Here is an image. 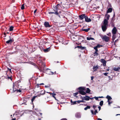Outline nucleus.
Segmentation results:
<instances>
[{
    "label": "nucleus",
    "mask_w": 120,
    "mask_h": 120,
    "mask_svg": "<svg viewBox=\"0 0 120 120\" xmlns=\"http://www.w3.org/2000/svg\"><path fill=\"white\" fill-rule=\"evenodd\" d=\"M102 46V45H100L99 44H98L97 46L94 47V49L95 50H96L97 51V50H98L97 49L98 48H100Z\"/></svg>",
    "instance_id": "16"
},
{
    "label": "nucleus",
    "mask_w": 120,
    "mask_h": 120,
    "mask_svg": "<svg viewBox=\"0 0 120 120\" xmlns=\"http://www.w3.org/2000/svg\"><path fill=\"white\" fill-rule=\"evenodd\" d=\"M40 62H41V64H42L43 65V66L44 67H45V63H44L42 60H39Z\"/></svg>",
    "instance_id": "27"
},
{
    "label": "nucleus",
    "mask_w": 120,
    "mask_h": 120,
    "mask_svg": "<svg viewBox=\"0 0 120 120\" xmlns=\"http://www.w3.org/2000/svg\"><path fill=\"white\" fill-rule=\"evenodd\" d=\"M90 109V106H87L84 108V109L85 110H86L87 109Z\"/></svg>",
    "instance_id": "31"
},
{
    "label": "nucleus",
    "mask_w": 120,
    "mask_h": 120,
    "mask_svg": "<svg viewBox=\"0 0 120 120\" xmlns=\"http://www.w3.org/2000/svg\"><path fill=\"white\" fill-rule=\"evenodd\" d=\"M94 40V38H90V40Z\"/></svg>",
    "instance_id": "54"
},
{
    "label": "nucleus",
    "mask_w": 120,
    "mask_h": 120,
    "mask_svg": "<svg viewBox=\"0 0 120 120\" xmlns=\"http://www.w3.org/2000/svg\"><path fill=\"white\" fill-rule=\"evenodd\" d=\"M90 30V28H88L87 29H82V30L83 31H84L86 32H88Z\"/></svg>",
    "instance_id": "22"
},
{
    "label": "nucleus",
    "mask_w": 120,
    "mask_h": 120,
    "mask_svg": "<svg viewBox=\"0 0 120 120\" xmlns=\"http://www.w3.org/2000/svg\"><path fill=\"white\" fill-rule=\"evenodd\" d=\"M13 92H20V93L21 92V90L20 89L19 90H15L14 88V84L13 83Z\"/></svg>",
    "instance_id": "8"
},
{
    "label": "nucleus",
    "mask_w": 120,
    "mask_h": 120,
    "mask_svg": "<svg viewBox=\"0 0 120 120\" xmlns=\"http://www.w3.org/2000/svg\"><path fill=\"white\" fill-rule=\"evenodd\" d=\"M120 68H114V70L116 71H118L119 70H120Z\"/></svg>",
    "instance_id": "29"
},
{
    "label": "nucleus",
    "mask_w": 120,
    "mask_h": 120,
    "mask_svg": "<svg viewBox=\"0 0 120 120\" xmlns=\"http://www.w3.org/2000/svg\"><path fill=\"white\" fill-rule=\"evenodd\" d=\"M37 97V96H34L33 97V98L31 99V101H32V103H33V101L35 100V98L36 97Z\"/></svg>",
    "instance_id": "28"
},
{
    "label": "nucleus",
    "mask_w": 120,
    "mask_h": 120,
    "mask_svg": "<svg viewBox=\"0 0 120 120\" xmlns=\"http://www.w3.org/2000/svg\"><path fill=\"white\" fill-rule=\"evenodd\" d=\"M4 36L3 37H6V33H5V32H4Z\"/></svg>",
    "instance_id": "39"
},
{
    "label": "nucleus",
    "mask_w": 120,
    "mask_h": 120,
    "mask_svg": "<svg viewBox=\"0 0 120 120\" xmlns=\"http://www.w3.org/2000/svg\"><path fill=\"white\" fill-rule=\"evenodd\" d=\"M45 26L46 27H50L51 26L49 25V22H45L44 23Z\"/></svg>",
    "instance_id": "11"
},
{
    "label": "nucleus",
    "mask_w": 120,
    "mask_h": 120,
    "mask_svg": "<svg viewBox=\"0 0 120 120\" xmlns=\"http://www.w3.org/2000/svg\"><path fill=\"white\" fill-rule=\"evenodd\" d=\"M86 39L87 40H90V37H86Z\"/></svg>",
    "instance_id": "40"
},
{
    "label": "nucleus",
    "mask_w": 120,
    "mask_h": 120,
    "mask_svg": "<svg viewBox=\"0 0 120 120\" xmlns=\"http://www.w3.org/2000/svg\"><path fill=\"white\" fill-rule=\"evenodd\" d=\"M50 85H49L47 86H45V88H47V87H49L50 86Z\"/></svg>",
    "instance_id": "43"
},
{
    "label": "nucleus",
    "mask_w": 120,
    "mask_h": 120,
    "mask_svg": "<svg viewBox=\"0 0 120 120\" xmlns=\"http://www.w3.org/2000/svg\"><path fill=\"white\" fill-rule=\"evenodd\" d=\"M99 67L98 65L96 66H94L93 67V69L94 71H96L98 68Z\"/></svg>",
    "instance_id": "18"
},
{
    "label": "nucleus",
    "mask_w": 120,
    "mask_h": 120,
    "mask_svg": "<svg viewBox=\"0 0 120 120\" xmlns=\"http://www.w3.org/2000/svg\"><path fill=\"white\" fill-rule=\"evenodd\" d=\"M12 120H16V119L15 118H13V119Z\"/></svg>",
    "instance_id": "60"
},
{
    "label": "nucleus",
    "mask_w": 120,
    "mask_h": 120,
    "mask_svg": "<svg viewBox=\"0 0 120 120\" xmlns=\"http://www.w3.org/2000/svg\"><path fill=\"white\" fill-rule=\"evenodd\" d=\"M43 69H43V70H42L41 69H39V71H40L41 72H44V70H43Z\"/></svg>",
    "instance_id": "41"
},
{
    "label": "nucleus",
    "mask_w": 120,
    "mask_h": 120,
    "mask_svg": "<svg viewBox=\"0 0 120 120\" xmlns=\"http://www.w3.org/2000/svg\"><path fill=\"white\" fill-rule=\"evenodd\" d=\"M98 120H102V119L100 118H98Z\"/></svg>",
    "instance_id": "58"
},
{
    "label": "nucleus",
    "mask_w": 120,
    "mask_h": 120,
    "mask_svg": "<svg viewBox=\"0 0 120 120\" xmlns=\"http://www.w3.org/2000/svg\"><path fill=\"white\" fill-rule=\"evenodd\" d=\"M91 80H93L94 78V77L93 76H92L91 77Z\"/></svg>",
    "instance_id": "51"
},
{
    "label": "nucleus",
    "mask_w": 120,
    "mask_h": 120,
    "mask_svg": "<svg viewBox=\"0 0 120 120\" xmlns=\"http://www.w3.org/2000/svg\"><path fill=\"white\" fill-rule=\"evenodd\" d=\"M50 49V47H49V48H47L46 49H44L43 51L45 52H47L49 51Z\"/></svg>",
    "instance_id": "17"
},
{
    "label": "nucleus",
    "mask_w": 120,
    "mask_h": 120,
    "mask_svg": "<svg viewBox=\"0 0 120 120\" xmlns=\"http://www.w3.org/2000/svg\"><path fill=\"white\" fill-rule=\"evenodd\" d=\"M85 21L87 22H90V18H88L87 16L86 15L85 17Z\"/></svg>",
    "instance_id": "14"
},
{
    "label": "nucleus",
    "mask_w": 120,
    "mask_h": 120,
    "mask_svg": "<svg viewBox=\"0 0 120 120\" xmlns=\"http://www.w3.org/2000/svg\"><path fill=\"white\" fill-rule=\"evenodd\" d=\"M98 97H95L93 98H90V99H93V98H95L96 100H98Z\"/></svg>",
    "instance_id": "33"
},
{
    "label": "nucleus",
    "mask_w": 120,
    "mask_h": 120,
    "mask_svg": "<svg viewBox=\"0 0 120 120\" xmlns=\"http://www.w3.org/2000/svg\"><path fill=\"white\" fill-rule=\"evenodd\" d=\"M25 8L24 4H22L21 6V9L22 10H23Z\"/></svg>",
    "instance_id": "35"
},
{
    "label": "nucleus",
    "mask_w": 120,
    "mask_h": 120,
    "mask_svg": "<svg viewBox=\"0 0 120 120\" xmlns=\"http://www.w3.org/2000/svg\"><path fill=\"white\" fill-rule=\"evenodd\" d=\"M93 108L95 110L94 112L93 110H91V112L93 115H96V113H98V112L97 111V110L95 109V108L96 107V106L95 105H94L93 106Z\"/></svg>",
    "instance_id": "6"
},
{
    "label": "nucleus",
    "mask_w": 120,
    "mask_h": 120,
    "mask_svg": "<svg viewBox=\"0 0 120 120\" xmlns=\"http://www.w3.org/2000/svg\"><path fill=\"white\" fill-rule=\"evenodd\" d=\"M80 102H84V101H83V100H82L80 101Z\"/></svg>",
    "instance_id": "52"
},
{
    "label": "nucleus",
    "mask_w": 120,
    "mask_h": 120,
    "mask_svg": "<svg viewBox=\"0 0 120 120\" xmlns=\"http://www.w3.org/2000/svg\"><path fill=\"white\" fill-rule=\"evenodd\" d=\"M102 38L106 41H108L109 39V37L105 35L103 36Z\"/></svg>",
    "instance_id": "7"
},
{
    "label": "nucleus",
    "mask_w": 120,
    "mask_h": 120,
    "mask_svg": "<svg viewBox=\"0 0 120 120\" xmlns=\"http://www.w3.org/2000/svg\"><path fill=\"white\" fill-rule=\"evenodd\" d=\"M117 30L116 27H114L112 30V33L115 35L116 33Z\"/></svg>",
    "instance_id": "9"
},
{
    "label": "nucleus",
    "mask_w": 120,
    "mask_h": 120,
    "mask_svg": "<svg viewBox=\"0 0 120 120\" xmlns=\"http://www.w3.org/2000/svg\"><path fill=\"white\" fill-rule=\"evenodd\" d=\"M6 79L8 78V79H11V80H12L11 77H9V76H8V75H7V77H6Z\"/></svg>",
    "instance_id": "37"
},
{
    "label": "nucleus",
    "mask_w": 120,
    "mask_h": 120,
    "mask_svg": "<svg viewBox=\"0 0 120 120\" xmlns=\"http://www.w3.org/2000/svg\"><path fill=\"white\" fill-rule=\"evenodd\" d=\"M39 85H44V84L43 83H42L40 84H39Z\"/></svg>",
    "instance_id": "53"
},
{
    "label": "nucleus",
    "mask_w": 120,
    "mask_h": 120,
    "mask_svg": "<svg viewBox=\"0 0 120 120\" xmlns=\"http://www.w3.org/2000/svg\"><path fill=\"white\" fill-rule=\"evenodd\" d=\"M108 104L109 105H110V104L112 103V102L111 101H108Z\"/></svg>",
    "instance_id": "42"
},
{
    "label": "nucleus",
    "mask_w": 120,
    "mask_h": 120,
    "mask_svg": "<svg viewBox=\"0 0 120 120\" xmlns=\"http://www.w3.org/2000/svg\"><path fill=\"white\" fill-rule=\"evenodd\" d=\"M81 46H82L81 45H79V46L78 45V46H77V47L81 49Z\"/></svg>",
    "instance_id": "44"
},
{
    "label": "nucleus",
    "mask_w": 120,
    "mask_h": 120,
    "mask_svg": "<svg viewBox=\"0 0 120 120\" xmlns=\"http://www.w3.org/2000/svg\"><path fill=\"white\" fill-rule=\"evenodd\" d=\"M79 90L78 92L81 94L84 95L86 94V93H90V90L89 88H86V87L81 86L78 88Z\"/></svg>",
    "instance_id": "1"
},
{
    "label": "nucleus",
    "mask_w": 120,
    "mask_h": 120,
    "mask_svg": "<svg viewBox=\"0 0 120 120\" xmlns=\"http://www.w3.org/2000/svg\"><path fill=\"white\" fill-rule=\"evenodd\" d=\"M15 87L14 86V88L15 89V90H17V89H16V88H15Z\"/></svg>",
    "instance_id": "63"
},
{
    "label": "nucleus",
    "mask_w": 120,
    "mask_h": 120,
    "mask_svg": "<svg viewBox=\"0 0 120 120\" xmlns=\"http://www.w3.org/2000/svg\"><path fill=\"white\" fill-rule=\"evenodd\" d=\"M75 116L77 118H79L81 117V115L79 113H77L76 114Z\"/></svg>",
    "instance_id": "26"
},
{
    "label": "nucleus",
    "mask_w": 120,
    "mask_h": 120,
    "mask_svg": "<svg viewBox=\"0 0 120 120\" xmlns=\"http://www.w3.org/2000/svg\"><path fill=\"white\" fill-rule=\"evenodd\" d=\"M72 38L73 39V41H77L78 39H79V37L77 36H75L74 37V36H72Z\"/></svg>",
    "instance_id": "10"
},
{
    "label": "nucleus",
    "mask_w": 120,
    "mask_h": 120,
    "mask_svg": "<svg viewBox=\"0 0 120 120\" xmlns=\"http://www.w3.org/2000/svg\"><path fill=\"white\" fill-rule=\"evenodd\" d=\"M110 15L108 14H107L105 15V17L107 19H104L103 22V23L102 24L101 28L102 30L104 32L105 31L108 27V20H109Z\"/></svg>",
    "instance_id": "2"
},
{
    "label": "nucleus",
    "mask_w": 120,
    "mask_h": 120,
    "mask_svg": "<svg viewBox=\"0 0 120 120\" xmlns=\"http://www.w3.org/2000/svg\"><path fill=\"white\" fill-rule=\"evenodd\" d=\"M90 98L88 96H86L85 97H84L82 98V99L83 100H85L86 101H88L90 100Z\"/></svg>",
    "instance_id": "15"
},
{
    "label": "nucleus",
    "mask_w": 120,
    "mask_h": 120,
    "mask_svg": "<svg viewBox=\"0 0 120 120\" xmlns=\"http://www.w3.org/2000/svg\"><path fill=\"white\" fill-rule=\"evenodd\" d=\"M8 70H9L10 72H11V69H9L8 68Z\"/></svg>",
    "instance_id": "49"
},
{
    "label": "nucleus",
    "mask_w": 120,
    "mask_h": 120,
    "mask_svg": "<svg viewBox=\"0 0 120 120\" xmlns=\"http://www.w3.org/2000/svg\"><path fill=\"white\" fill-rule=\"evenodd\" d=\"M59 5V4H58L56 6H55V9H54V11L55 12H49V14H54L57 15H58L60 17V16L59 15V13L57 12V6Z\"/></svg>",
    "instance_id": "3"
},
{
    "label": "nucleus",
    "mask_w": 120,
    "mask_h": 120,
    "mask_svg": "<svg viewBox=\"0 0 120 120\" xmlns=\"http://www.w3.org/2000/svg\"><path fill=\"white\" fill-rule=\"evenodd\" d=\"M39 84H37V88H38V89H40V87H39Z\"/></svg>",
    "instance_id": "45"
},
{
    "label": "nucleus",
    "mask_w": 120,
    "mask_h": 120,
    "mask_svg": "<svg viewBox=\"0 0 120 120\" xmlns=\"http://www.w3.org/2000/svg\"><path fill=\"white\" fill-rule=\"evenodd\" d=\"M101 62L103 63V65L104 66H105L106 65V62L105 60L103 59H102L101 60Z\"/></svg>",
    "instance_id": "19"
},
{
    "label": "nucleus",
    "mask_w": 120,
    "mask_h": 120,
    "mask_svg": "<svg viewBox=\"0 0 120 120\" xmlns=\"http://www.w3.org/2000/svg\"><path fill=\"white\" fill-rule=\"evenodd\" d=\"M118 41V40H116L115 41V42H116V41Z\"/></svg>",
    "instance_id": "61"
},
{
    "label": "nucleus",
    "mask_w": 120,
    "mask_h": 120,
    "mask_svg": "<svg viewBox=\"0 0 120 120\" xmlns=\"http://www.w3.org/2000/svg\"><path fill=\"white\" fill-rule=\"evenodd\" d=\"M107 35L109 36H111V34L110 33H109L107 34Z\"/></svg>",
    "instance_id": "46"
},
{
    "label": "nucleus",
    "mask_w": 120,
    "mask_h": 120,
    "mask_svg": "<svg viewBox=\"0 0 120 120\" xmlns=\"http://www.w3.org/2000/svg\"><path fill=\"white\" fill-rule=\"evenodd\" d=\"M108 74V73H105L104 74L105 76H107Z\"/></svg>",
    "instance_id": "47"
},
{
    "label": "nucleus",
    "mask_w": 120,
    "mask_h": 120,
    "mask_svg": "<svg viewBox=\"0 0 120 120\" xmlns=\"http://www.w3.org/2000/svg\"><path fill=\"white\" fill-rule=\"evenodd\" d=\"M115 35H113L112 36V40L113 41H114L115 39Z\"/></svg>",
    "instance_id": "36"
},
{
    "label": "nucleus",
    "mask_w": 120,
    "mask_h": 120,
    "mask_svg": "<svg viewBox=\"0 0 120 120\" xmlns=\"http://www.w3.org/2000/svg\"><path fill=\"white\" fill-rule=\"evenodd\" d=\"M98 108H99V110H100V109H101V107L100 106H99L98 107Z\"/></svg>",
    "instance_id": "55"
},
{
    "label": "nucleus",
    "mask_w": 120,
    "mask_h": 120,
    "mask_svg": "<svg viewBox=\"0 0 120 120\" xmlns=\"http://www.w3.org/2000/svg\"><path fill=\"white\" fill-rule=\"evenodd\" d=\"M78 92L75 93L73 94V96L74 97H78L77 96H76V95L78 94Z\"/></svg>",
    "instance_id": "32"
},
{
    "label": "nucleus",
    "mask_w": 120,
    "mask_h": 120,
    "mask_svg": "<svg viewBox=\"0 0 120 120\" xmlns=\"http://www.w3.org/2000/svg\"><path fill=\"white\" fill-rule=\"evenodd\" d=\"M41 93L40 94L42 95L44 94L45 93V90H41Z\"/></svg>",
    "instance_id": "20"
},
{
    "label": "nucleus",
    "mask_w": 120,
    "mask_h": 120,
    "mask_svg": "<svg viewBox=\"0 0 120 120\" xmlns=\"http://www.w3.org/2000/svg\"><path fill=\"white\" fill-rule=\"evenodd\" d=\"M103 101H100V105L102 106L103 105Z\"/></svg>",
    "instance_id": "34"
},
{
    "label": "nucleus",
    "mask_w": 120,
    "mask_h": 120,
    "mask_svg": "<svg viewBox=\"0 0 120 120\" xmlns=\"http://www.w3.org/2000/svg\"><path fill=\"white\" fill-rule=\"evenodd\" d=\"M60 120H67L66 119L62 118Z\"/></svg>",
    "instance_id": "48"
},
{
    "label": "nucleus",
    "mask_w": 120,
    "mask_h": 120,
    "mask_svg": "<svg viewBox=\"0 0 120 120\" xmlns=\"http://www.w3.org/2000/svg\"><path fill=\"white\" fill-rule=\"evenodd\" d=\"M81 49L82 50L86 49V47H82V46Z\"/></svg>",
    "instance_id": "38"
},
{
    "label": "nucleus",
    "mask_w": 120,
    "mask_h": 120,
    "mask_svg": "<svg viewBox=\"0 0 120 120\" xmlns=\"http://www.w3.org/2000/svg\"><path fill=\"white\" fill-rule=\"evenodd\" d=\"M95 51L94 54V56H97L98 55V53L97 52L98 51V50H97V51L96 50H95Z\"/></svg>",
    "instance_id": "24"
},
{
    "label": "nucleus",
    "mask_w": 120,
    "mask_h": 120,
    "mask_svg": "<svg viewBox=\"0 0 120 120\" xmlns=\"http://www.w3.org/2000/svg\"><path fill=\"white\" fill-rule=\"evenodd\" d=\"M112 9L111 8H109L107 10V14L108 13L111 12L112 11Z\"/></svg>",
    "instance_id": "23"
},
{
    "label": "nucleus",
    "mask_w": 120,
    "mask_h": 120,
    "mask_svg": "<svg viewBox=\"0 0 120 120\" xmlns=\"http://www.w3.org/2000/svg\"><path fill=\"white\" fill-rule=\"evenodd\" d=\"M47 93H49V94H50V95H52V97L54 98L56 100V97L55 96L56 95V94L55 93H52L50 92H47Z\"/></svg>",
    "instance_id": "13"
},
{
    "label": "nucleus",
    "mask_w": 120,
    "mask_h": 120,
    "mask_svg": "<svg viewBox=\"0 0 120 120\" xmlns=\"http://www.w3.org/2000/svg\"><path fill=\"white\" fill-rule=\"evenodd\" d=\"M40 113L41 115L42 114V113Z\"/></svg>",
    "instance_id": "64"
},
{
    "label": "nucleus",
    "mask_w": 120,
    "mask_h": 120,
    "mask_svg": "<svg viewBox=\"0 0 120 120\" xmlns=\"http://www.w3.org/2000/svg\"><path fill=\"white\" fill-rule=\"evenodd\" d=\"M6 34H9V32H6Z\"/></svg>",
    "instance_id": "62"
},
{
    "label": "nucleus",
    "mask_w": 120,
    "mask_h": 120,
    "mask_svg": "<svg viewBox=\"0 0 120 120\" xmlns=\"http://www.w3.org/2000/svg\"><path fill=\"white\" fill-rule=\"evenodd\" d=\"M76 102H77L78 103H80V100L78 101H77Z\"/></svg>",
    "instance_id": "50"
},
{
    "label": "nucleus",
    "mask_w": 120,
    "mask_h": 120,
    "mask_svg": "<svg viewBox=\"0 0 120 120\" xmlns=\"http://www.w3.org/2000/svg\"><path fill=\"white\" fill-rule=\"evenodd\" d=\"M32 64L34 65H35V63H32Z\"/></svg>",
    "instance_id": "59"
},
{
    "label": "nucleus",
    "mask_w": 120,
    "mask_h": 120,
    "mask_svg": "<svg viewBox=\"0 0 120 120\" xmlns=\"http://www.w3.org/2000/svg\"><path fill=\"white\" fill-rule=\"evenodd\" d=\"M98 98H103V97L102 96L98 97Z\"/></svg>",
    "instance_id": "57"
},
{
    "label": "nucleus",
    "mask_w": 120,
    "mask_h": 120,
    "mask_svg": "<svg viewBox=\"0 0 120 120\" xmlns=\"http://www.w3.org/2000/svg\"><path fill=\"white\" fill-rule=\"evenodd\" d=\"M106 98L108 99V101H110L112 99V98L110 96L108 95L106 97Z\"/></svg>",
    "instance_id": "21"
},
{
    "label": "nucleus",
    "mask_w": 120,
    "mask_h": 120,
    "mask_svg": "<svg viewBox=\"0 0 120 120\" xmlns=\"http://www.w3.org/2000/svg\"><path fill=\"white\" fill-rule=\"evenodd\" d=\"M86 15L85 14H83L79 16V19L80 20H82L85 18Z\"/></svg>",
    "instance_id": "12"
},
{
    "label": "nucleus",
    "mask_w": 120,
    "mask_h": 120,
    "mask_svg": "<svg viewBox=\"0 0 120 120\" xmlns=\"http://www.w3.org/2000/svg\"><path fill=\"white\" fill-rule=\"evenodd\" d=\"M44 73L49 75H53L54 74V73L50 71V69H43Z\"/></svg>",
    "instance_id": "4"
},
{
    "label": "nucleus",
    "mask_w": 120,
    "mask_h": 120,
    "mask_svg": "<svg viewBox=\"0 0 120 120\" xmlns=\"http://www.w3.org/2000/svg\"><path fill=\"white\" fill-rule=\"evenodd\" d=\"M71 103H72L73 105L75 104L76 103V101H73L72 100H71Z\"/></svg>",
    "instance_id": "30"
},
{
    "label": "nucleus",
    "mask_w": 120,
    "mask_h": 120,
    "mask_svg": "<svg viewBox=\"0 0 120 120\" xmlns=\"http://www.w3.org/2000/svg\"><path fill=\"white\" fill-rule=\"evenodd\" d=\"M10 39L6 42V43L7 44H11L14 41V39L13 38H11V37L10 36H9Z\"/></svg>",
    "instance_id": "5"
},
{
    "label": "nucleus",
    "mask_w": 120,
    "mask_h": 120,
    "mask_svg": "<svg viewBox=\"0 0 120 120\" xmlns=\"http://www.w3.org/2000/svg\"><path fill=\"white\" fill-rule=\"evenodd\" d=\"M36 11H37V10L36 9L34 11V13H36Z\"/></svg>",
    "instance_id": "56"
},
{
    "label": "nucleus",
    "mask_w": 120,
    "mask_h": 120,
    "mask_svg": "<svg viewBox=\"0 0 120 120\" xmlns=\"http://www.w3.org/2000/svg\"><path fill=\"white\" fill-rule=\"evenodd\" d=\"M14 28V26H10L9 29V31H13V30Z\"/></svg>",
    "instance_id": "25"
}]
</instances>
